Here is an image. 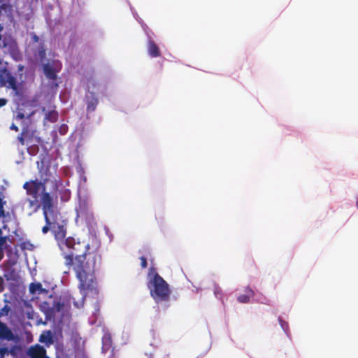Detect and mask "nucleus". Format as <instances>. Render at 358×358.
<instances>
[{
  "label": "nucleus",
  "instance_id": "nucleus-1",
  "mask_svg": "<svg viewBox=\"0 0 358 358\" xmlns=\"http://www.w3.org/2000/svg\"><path fill=\"white\" fill-rule=\"evenodd\" d=\"M58 244L65 265L72 267L76 273L81 294L85 296L88 292H96L97 283L94 273L101 262L99 248L90 246L85 241H76L71 237Z\"/></svg>",
  "mask_w": 358,
  "mask_h": 358
},
{
  "label": "nucleus",
  "instance_id": "nucleus-2",
  "mask_svg": "<svg viewBox=\"0 0 358 358\" xmlns=\"http://www.w3.org/2000/svg\"><path fill=\"white\" fill-rule=\"evenodd\" d=\"M23 188L26 190V194L33 199H29L31 207L36 205V208H38L40 207L39 201L42 210L49 209L57 205V199H54L53 196L46 191V184L39 181V180L26 181L23 184Z\"/></svg>",
  "mask_w": 358,
  "mask_h": 358
},
{
  "label": "nucleus",
  "instance_id": "nucleus-3",
  "mask_svg": "<svg viewBox=\"0 0 358 358\" xmlns=\"http://www.w3.org/2000/svg\"><path fill=\"white\" fill-rule=\"evenodd\" d=\"M148 285L150 295L157 303L168 301L170 299L171 290L169 284L156 273Z\"/></svg>",
  "mask_w": 358,
  "mask_h": 358
},
{
  "label": "nucleus",
  "instance_id": "nucleus-4",
  "mask_svg": "<svg viewBox=\"0 0 358 358\" xmlns=\"http://www.w3.org/2000/svg\"><path fill=\"white\" fill-rule=\"evenodd\" d=\"M37 168L41 178V182L47 184V182L54 178V174L56 173V169H54V173L51 171L50 163L45 162L44 159L41 162H37Z\"/></svg>",
  "mask_w": 358,
  "mask_h": 358
},
{
  "label": "nucleus",
  "instance_id": "nucleus-5",
  "mask_svg": "<svg viewBox=\"0 0 358 358\" xmlns=\"http://www.w3.org/2000/svg\"><path fill=\"white\" fill-rule=\"evenodd\" d=\"M0 85L12 89L14 91L17 90V84L15 78L7 69L4 68L0 71Z\"/></svg>",
  "mask_w": 358,
  "mask_h": 358
},
{
  "label": "nucleus",
  "instance_id": "nucleus-6",
  "mask_svg": "<svg viewBox=\"0 0 358 358\" xmlns=\"http://www.w3.org/2000/svg\"><path fill=\"white\" fill-rule=\"evenodd\" d=\"M53 220L52 221V232L53 233L55 238L61 242L64 241L66 231L65 227L59 224L57 221L59 213L57 210L56 206H55V214L53 215Z\"/></svg>",
  "mask_w": 358,
  "mask_h": 358
},
{
  "label": "nucleus",
  "instance_id": "nucleus-7",
  "mask_svg": "<svg viewBox=\"0 0 358 358\" xmlns=\"http://www.w3.org/2000/svg\"><path fill=\"white\" fill-rule=\"evenodd\" d=\"M45 225L42 228L43 234H45L49 231H52V221L53 220V215L55 214V207L43 210Z\"/></svg>",
  "mask_w": 358,
  "mask_h": 358
},
{
  "label": "nucleus",
  "instance_id": "nucleus-8",
  "mask_svg": "<svg viewBox=\"0 0 358 358\" xmlns=\"http://www.w3.org/2000/svg\"><path fill=\"white\" fill-rule=\"evenodd\" d=\"M28 355L30 358H48L45 349L40 345L31 347L28 350Z\"/></svg>",
  "mask_w": 358,
  "mask_h": 358
},
{
  "label": "nucleus",
  "instance_id": "nucleus-9",
  "mask_svg": "<svg viewBox=\"0 0 358 358\" xmlns=\"http://www.w3.org/2000/svg\"><path fill=\"white\" fill-rule=\"evenodd\" d=\"M13 331L7 327L5 323L0 321V339L6 341H13L14 339Z\"/></svg>",
  "mask_w": 358,
  "mask_h": 358
},
{
  "label": "nucleus",
  "instance_id": "nucleus-10",
  "mask_svg": "<svg viewBox=\"0 0 358 358\" xmlns=\"http://www.w3.org/2000/svg\"><path fill=\"white\" fill-rule=\"evenodd\" d=\"M148 52L151 57H158L161 56V51L158 45L151 38H150L148 42Z\"/></svg>",
  "mask_w": 358,
  "mask_h": 358
},
{
  "label": "nucleus",
  "instance_id": "nucleus-11",
  "mask_svg": "<svg viewBox=\"0 0 358 358\" xmlns=\"http://www.w3.org/2000/svg\"><path fill=\"white\" fill-rule=\"evenodd\" d=\"M245 294L238 296L237 300L239 303H247L250 301V299L255 295V292L250 287L245 288Z\"/></svg>",
  "mask_w": 358,
  "mask_h": 358
},
{
  "label": "nucleus",
  "instance_id": "nucleus-12",
  "mask_svg": "<svg viewBox=\"0 0 358 358\" xmlns=\"http://www.w3.org/2000/svg\"><path fill=\"white\" fill-rule=\"evenodd\" d=\"M43 72L49 80H56L57 78V71L49 64L43 65Z\"/></svg>",
  "mask_w": 358,
  "mask_h": 358
},
{
  "label": "nucleus",
  "instance_id": "nucleus-13",
  "mask_svg": "<svg viewBox=\"0 0 358 358\" xmlns=\"http://www.w3.org/2000/svg\"><path fill=\"white\" fill-rule=\"evenodd\" d=\"M99 101L97 98L94 97V95H92V97L87 99V112H92L95 110Z\"/></svg>",
  "mask_w": 358,
  "mask_h": 358
},
{
  "label": "nucleus",
  "instance_id": "nucleus-14",
  "mask_svg": "<svg viewBox=\"0 0 358 358\" xmlns=\"http://www.w3.org/2000/svg\"><path fill=\"white\" fill-rule=\"evenodd\" d=\"M29 131L27 127H24L20 135L17 136V140L21 145L25 144V139L29 136Z\"/></svg>",
  "mask_w": 358,
  "mask_h": 358
},
{
  "label": "nucleus",
  "instance_id": "nucleus-15",
  "mask_svg": "<svg viewBox=\"0 0 358 358\" xmlns=\"http://www.w3.org/2000/svg\"><path fill=\"white\" fill-rule=\"evenodd\" d=\"M59 194L61 201L63 202H66L70 199L71 193L69 189L62 188L59 191Z\"/></svg>",
  "mask_w": 358,
  "mask_h": 358
},
{
  "label": "nucleus",
  "instance_id": "nucleus-16",
  "mask_svg": "<svg viewBox=\"0 0 358 358\" xmlns=\"http://www.w3.org/2000/svg\"><path fill=\"white\" fill-rule=\"evenodd\" d=\"M53 108H55V106ZM58 119V113L55 110V108L50 110L48 113H45V120L50 121V122H55Z\"/></svg>",
  "mask_w": 358,
  "mask_h": 358
},
{
  "label": "nucleus",
  "instance_id": "nucleus-17",
  "mask_svg": "<svg viewBox=\"0 0 358 358\" xmlns=\"http://www.w3.org/2000/svg\"><path fill=\"white\" fill-rule=\"evenodd\" d=\"M42 289L41 283H31L29 286V291L31 294H34L36 291Z\"/></svg>",
  "mask_w": 358,
  "mask_h": 358
},
{
  "label": "nucleus",
  "instance_id": "nucleus-18",
  "mask_svg": "<svg viewBox=\"0 0 358 358\" xmlns=\"http://www.w3.org/2000/svg\"><path fill=\"white\" fill-rule=\"evenodd\" d=\"M10 308L8 305H5L0 310V317L7 315Z\"/></svg>",
  "mask_w": 358,
  "mask_h": 358
},
{
  "label": "nucleus",
  "instance_id": "nucleus-19",
  "mask_svg": "<svg viewBox=\"0 0 358 358\" xmlns=\"http://www.w3.org/2000/svg\"><path fill=\"white\" fill-rule=\"evenodd\" d=\"M8 348L6 347L0 348V358H4L6 355H8Z\"/></svg>",
  "mask_w": 358,
  "mask_h": 358
},
{
  "label": "nucleus",
  "instance_id": "nucleus-20",
  "mask_svg": "<svg viewBox=\"0 0 358 358\" xmlns=\"http://www.w3.org/2000/svg\"><path fill=\"white\" fill-rule=\"evenodd\" d=\"M52 182L53 183V185H54V188L55 189H57L58 187H59V185H61L62 183V180H59V179H56V178H54L53 180H51Z\"/></svg>",
  "mask_w": 358,
  "mask_h": 358
},
{
  "label": "nucleus",
  "instance_id": "nucleus-21",
  "mask_svg": "<svg viewBox=\"0 0 358 358\" xmlns=\"http://www.w3.org/2000/svg\"><path fill=\"white\" fill-rule=\"evenodd\" d=\"M140 259L141 267L143 268H146L148 266L147 259L145 257L142 256L140 257Z\"/></svg>",
  "mask_w": 358,
  "mask_h": 358
},
{
  "label": "nucleus",
  "instance_id": "nucleus-22",
  "mask_svg": "<svg viewBox=\"0 0 358 358\" xmlns=\"http://www.w3.org/2000/svg\"><path fill=\"white\" fill-rule=\"evenodd\" d=\"M63 306V303L60 302H57L54 304V308L57 312H59L62 310Z\"/></svg>",
  "mask_w": 358,
  "mask_h": 358
},
{
  "label": "nucleus",
  "instance_id": "nucleus-23",
  "mask_svg": "<svg viewBox=\"0 0 358 358\" xmlns=\"http://www.w3.org/2000/svg\"><path fill=\"white\" fill-rule=\"evenodd\" d=\"M4 289L5 287L3 278L1 276H0V292H3Z\"/></svg>",
  "mask_w": 358,
  "mask_h": 358
},
{
  "label": "nucleus",
  "instance_id": "nucleus-24",
  "mask_svg": "<svg viewBox=\"0 0 358 358\" xmlns=\"http://www.w3.org/2000/svg\"><path fill=\"white\" fill-rule=\"evenodd\" d=\"M25 117V115L24 113H17V115H16V119H18V120H22Z\"/></svg>",
  "mask_w": 358,
  "mask_h": 358
},
{
  "label": "nucleus",
  "instance_id": "nucleus-25",
  "mask_svg": "<svg viewBox=\"0 0 358 358\" xmlns=\"http://www.w3.org/2000/svg\"><path fill=\"white\" fill-rule=\"evenodd\" d=\"M10 130H14L15 131H19V128L17 126H16L14 123H13L10 127Z\"/></svg>",
  "mask_w": 358,
  "mask_h": 358
},
{
  "label": "nucleus",
  "instance_id": "nucleus-26",
  "mask_svg": "<svg viewBox=\"0 0 358 358\" xmlns=\"http://www.w3.org/2000/svg\"><path fill=\"white\" fill-rule=\"evenodd\" d=\"M15 349H16V347L13 346L10 350H8L9 354L15 355Z\"/></svg>",
  "mask_w": 358,
  "mask_h": 358
},
{
  "label": "nucleus",
  "instance_id": "nucleus-27",
  "mask_svg": "<svg viewBox=\"0 0 358 358\" xmlns=\"http://www.w3.org/2000/svg\"><path fill=\"white\" fill-rule=\"evenodd\" d=\"M77 216L78 217H84V212L80 209V210L78 211Z\"/></svg>",
  "mask_w": 358,
  "mask_h": 358
},
{
  "label": "nucleus",
  "instance_id": "nucleus-28",
  "mask_svg": "<svg viewBox=\"0 0 358 358\" xmlns=\"http://www.w3.org/2000/svg\"><path fill=\"white\" fill-rule=\"evenodd\" d=\"M6 100L4 99H0V107L6 105Z\"/></svg>",
  "mask_w": 358,
  "mask_h": 358
},
{
  "label": "nucleus",
  "instance_id": "nucleus-29",
  "mask_svg": "<svg viewBox=\"0 0 358 358\" xmlns=\"http://www.w3.org/2000/svg\"><path fill=\"white\" fill-rule=\"evenodd\" d=\"M86 214V217L89 220H91L93 218V215H92V213H85Z\"/></svg>",
  "mask_w": 358,
  "mask_h": 358
},
{
  "label": "nucleus",
  "instance_id": "nucleus-30",
  "mask_svg": "<svg viewBox=\"0 0 358 358\" xmlns=\"http://www.w3.org/2000/svg\"><path fill=\"white\" fill-rule=\"evenodd\" d=\"M39 55L41 56V58L44 57L45 55V50H42L39 52Z\"/></svg>",
  "mask_w": 358,
  "mask_h": 358
},
{
  "label": "nucleus",
  "instance_id": "nucleus-31",
  "mask_svg": "<svg viewBox=\"0 0 358 358\" xmlns=\"http://www.w3.org/2000/svg\"><path fill=\"white\" fill-rule=\"evenodd\" d=\"M280 322L281 323V326L282 328H284V322L282 320H280Z\"/></svg>",
  "mask_w": 358,
  "mask_h": 358
},
{
  "label": "nucleus",
  "instance_id": "nucleus-32",
  "mask_svg": "<svg viewBox=\"0 0 358 358\" xmlns=\"http://www.w3.org/2000/svg\"><path fill=\"white\" fill-rule=\"evenodd\" d=\"M38 36H34V40H35L36 41H38Z\"/></svg>",
  "mask_w": 358,
  "mask_h": 358
},
{
  "label": "nucleus",
  "instance_id": "nucleus-33",
  "mask_svg": "<svg viewBox=\"0 0 358 358\" xmlns=\"http://www.w3.org/2000/svg\"><path fill=\"white\" fill-rule=\"evenodd\" d=\"M356 203H357V208H358V198H357V202H356Z\"/></svg>",
  "mask_w": 358,
  "mask_h": 358
},
{
  "label": "nucleus",
  "instance_id": "nucleus-34",
  "mask_svg": "<svg viewBox=\"0 0 358 358\" xmlns=\"http://www.w3.org/2000/svg\"><path fill=\"white\" fill-rule=\"evenodd\" d=\"M45 108H42V111H43V112H45Z\"/></svg>",
  "mask_w": 358,
  "mask_h": 358
},
{
  "label": "nucleus",
  "instance_id": "nucleus-35",
  "mask_svg": "<svg viewBox=\"0 0 358 358\" xmlns=\"http://www.w3.org/2000/svg\"><path fill=\"white\" fill-rule=\"evenodd\" d=\"M286 326L287 327V324H285V325H284V327H286ZM285 329V328H283Z\"/></svg>",
  "mask_w": 358,
  "mask_h": 358
},
{
  "label": "nucleus",
  "instance_id": "nucleus-36",
  "mask_svg": "<svg viewBox=\"0 0 358 358\" xmlns=\"http://www.w3.org/2000/svg\"><path fill=\"white\" fill-rule=\"evenodd\" d=\"M286 326L287 327V324H285V325H284V327H286ZM285 329V328H283Z\"/></svg>",
  "mask_w": 358,
  "mask_h": 358
},
{
  "label": "nucleus",
  "instance_id": "nucleus-37",
  "mask_svg": "<svg viewBox=\"0 0 358 358\" xmlns=\"http://www.w3.org/2000/svg\"><path fill=\"white\" fill-rule=\"evenodd\" d=\"M1 40V35L0 34V41Z\"/></svg>",
  "mask_w": 358,
  "mask_h": 358
},
{
  "label": "nucleus",
  "instance_id": "nucleus-38",
  "mask_svg": "<svg viewBox=\"0 0 358 358\" xmlns=\"http://www.w3.org/2000/svg\"><path fill=\"white\" fill-rule=\"evenodd\" d=\"M148 358H152V357H148Z\"/></svg>",
  "mask_w": 358,
  "mask_h": 358
}]
</instances>
